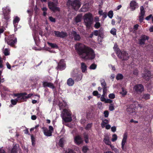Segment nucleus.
<instances>
[{"instance_id":"f257e3e1","label":"nucleus","mask_w":153,"mask_h":153,"mask_svg":"<svg viewBox=\"0 0 153 153\" xmlns=\"http://www.w3.org/2000/svg\"><path fill=\"white\" fill-rule=\"evenodd\" d=\"M75 49L81 58L86 60H92L95 57L93 49L90 47L81 43L76 44Z\"/></svg>"},{"instance_id":"f03ea898","label":"nucleus","mask_w":153,"mask_h":153,"mask_svg":"<svg viewBox=\"0 0 153 153\" xmlns=\"http://www.w3.org/2000/svg\"><path fill=\"white\" fill-rule=\"evenodd\" d=\"M81 4L79 0H68L66 2V5L68 7L76 11L78 10Z\"/></svg>"},{"instance_id":"7ed1b4c3","label":"nucleus","mask_w":153,"mask_h":153,"mask_svg":"<svg viewBox=\"0 0 153 153\" xmlns=\"http://www.w3.org/2000/svg\"><path fill=\"white\" fill-rule=\"evenodd\" d=\"M84 17V20L85 25L87 28L90 27L93 22L92 14L90 13L86 14Z\"/></svg>"},{"instance_id":"20e7f679","label":"nucleus","mask_w":153,"mask_h":153,"mask_svg":"<svg viewBox=\"0 0 153 153\" xmlns=\"http://www.w3.org/2000/svg\"><path fill=\"white\" fill-rule=\"evenodd\" d=\"M5 39L6 42L12 47L15 46L17 42V38L13 34L6 36Z\"/></svg>"},{"instance_id":"39448f33","label":"nucleus","mask_w":153,"mask_h":153,"mask_svg":"<svg viewBox=\"0 0 153 153\" xmlns=\"http://www.w3.org/2000/svg\"><path fill=\"white\" fill-rule=\"evenodd\" d=\"M58 4V1L56 0V2L49 1L48 2V5L49 9L54 12L56 11H59L60 8L59 7H57Z\"/></svg>"},{"instance_id":"423d86ee","label":"nucleus","mask_w":153,"mask_h":153,"mask_svg":"<svg viewBox=\"0 0 153 153\" xmlns=\"http://www.w3.org/2000/svg\"><path fill=\"white\" fill-rule=\"evenodd\" d=\"M134 91L137 94H140L144 91V88L143 85L141 84L136 85L133 88Z\"/></svg>"},{"instance_id":"0eeeda50","label":"nucleus","mask_w":153,"mask_h":153,"mask_svg":"<svg viewBox=\"0 0 153 153\" xmlns=\"http://www.w3.org/2000/svg\"><path fill=\"white\" fill-rule=\"evenodd\" d=\"M118 57L123 60H126L129 58V56L128 53L125 51H121L117 55Z\"/></svg>"},{"instance_id":"6e6552de","label":"nucleus","mask_w":153,"mask_h":153,"mask_svg":"<svg viewBox=\"0 0 153 153\" xmlns=\"http://www.w3.org/2000/svg\"><path fill=\"white\" fill-rule=\"evenodd\" d=\"M151 76L152 74L150 71L147 69H145L143 73L142 74V76L143 79L146 81H149Z\"/></svg>"},{"instance_id":"1a4fd4ad","label":"nucleus","mask_w":153,"mask_h":153,"mask_svg":"<svg viewBox=\"0 0 153 153\" xmlns=\"http://www.w3.org/2000/svg\"><path fill=\"white\" fill-rule=\"evenodd\" d=\"M128 136L127 133H125L123 136L121 143V148L123 150L126 151V149L127 140Z\"/></svg>"},{"instance_id":"9d476101","label":"nucleus","mask_w":153,"mask_h":153,"mask_svg":"<svg viewBox=\"0 0 153 153\" xmlns=\"http://www.w3.org/2000/svg\"><path fill=\"white\" fill-rule=\"evenodd\" d=\"M66 68V65L65 61L63 59H61L58 63L57 68L58 70L62 71L64 70Z\"/></svg>"},{"instance_id":"9b49d317","label":"nucleus","mask_w":153,"mask_h":153,"mask_svg":"<svg viewBox=\"0 0 153 153\" xmlns=\"http://www.w3.org/2000/svg\"><path fill=\"white\" fill-rule=\"evenodd\" d=\"M53 32L55 34L54 36L57 37L64 38L67 36L68 35L67 33L63 31L60 32L59 31L54 30Z\"/></svg>"},{"instance_id":"f8f14e48","label":"nucleus","mask_w":153,"mask_h":153,"mask_svg":"<svg viewBox=\"0 0 153 153\" xmlns=\"http://www.w3.org/2000/svg\"><path fill=\"white\" fill-rule=\"evenodd\" d=\"M149 37L145 35L141 36L140 38L138 40L139 44L140 45H144L146 40L149 39Z\"/></svg>"},{"instance_id":"ddd939ff","label":"nucleus","mask_w":153,"mask_h":153,"mask_svg":"<svg viewBox=\"0 0 153 153\" xmlns=\"http://www.w3.org/2000/svg\"><path fill=\"white\" fill-rule=\"evenodd\" d=\"M42 85L44 88L49 87L52 89L55 88V87L53 84L52 83L47 81H44L42 82Z\"/></svg>"},{"instance_id":"4468645a","label":"nucleus","mask_w":153,"mask_h":153,"mask_svg":"<svg viewBox=\"0 0 153 153\" xmlns=\"http://www.w3.org/2000/svg\"><path fill=\"white\" fill-rule=\"evenodd\" d=\"M130 6L132 11L135 10L136 8L138 7V3L135 1H131L130 3Z\"/></svg>"},{"instance_id":"2eb2a0df","label":"nucleus","mask_w":153,"mask_h":153,"mask_svg":"<svg viewBox=\"0 0 153 153\" xmlns=\"http://www.w3.org/2000/svg\"><path fill=\"white\" fill-rule=\"evenodd\" d=\"M101 85L102 87L103 91H107V87L105 82L103 79H101L100 80Z\"/></svg>"},{"instance_id":"dca6fc26","label":"nucleus","mask_w":153,"mask_h":153,"mask_svg":"<svg viewBox=\"0 0 153 153\" xmlns=\"http://www.w3.org/2000/svg\"><path fill=\"white\" fill-rule=\"evenodd\" d=\"M74 142L77 145H79L82 143L83 141L81 137L79 135L76 136L74 138Z\"/></svg>"},{"instance_id":"f3484780","label":"nucleus","mask_w":153,"mask_h":153,"mask_svg":"<svg viewBox=\"0 0 153 153\" xmlns=\"http://www.w3.org/2000/svg\"><path fill=\"white\" fill-rule=\"evenodd\" d=\"M19 148V145L16 144L13 147L12 149L10 150V153H17L19 150L18 149Z\"/></svg>"},{"instance_id":"a211bd4d","label":"nucleus","mask_w":153,"mask_h":153,"mask_svg":"<svg viewBox=\"0 0 153 153\" xmlns=\"http://www.w3.org/2000/svg\"><path fill=\"white\" fill-rule=\"evenodd\" d=\"M42 128L43 130L44 134L45 136L47 137H50L52 136V132L49 131L47 128L43 127Z\"/></svg>"},{"instance_id":"6ab92c4d","label":"nucleus","mask_w":153,"mask_h":153,"mask_svg":"<svg viewBox=\"0 0 153 153\" xmlns=\"http://www.w3.org/2000/svg\"><path fill=\"white\" fill-rule=\"evenodd\" d=\"M2 10L3 13H10L11 9L8 6L3 7Z\"/></svg>"},{"instance_id":"aec40b11","label":"nucleus","mask_w":153,"mask_h":153,"mask_svg":"<svg viewBox=\"0 0 153 153\" xmlns=\"http://www.w3.org/2000/svg\"><path fill=\"white\" fill-rule=\"evenodd\" d=\"M72 34L74 37V39L75 41H79L81 39V37L80 36L77 34V33L75 31H73L72 32Z\"/></svg>"},{"instance_id":"412c9836","label":"nucleus","mask_w":153,"mask_h":153,"mask_svg":"<svg viewBox=\"0 0 153 153\" xmlns=\"http://www.w3.org/2000/svg\"><path fill=\"white\" fill-rule=\"evenodd\" d=\"M20 20V18L18 16H15L13 20V24L14 27H17L18 23Z\"/></svg>"},{"instance_id":"4be33fe9","label":"nucleus","mask_w":153,"mask_h":153,"mask_svg":"<svg viewBox=\"0 0 153 153\" xmlns=\"http://www.w3.org/2000/svg\"><path fill=\"white\" fill-rule=\"evenodd\" d=\"M72 77L75 81H78L81 80V79L80 76L77 73L74 74L72 75Z\"/></svg>"},{"instance_id":"5701e85b","label":"nucleus","mask_w":153,"mask_h":153,"mask_svg":"<svg viewBox=\"0 0 153 153\" xmlns=\"http://www.w3.org/2000/svg\"><path fill=\"white\" fill-rule=\"evenodd\" d=\"M62 118L64 122L66 123L71 122L72 120L71 116L67 117L63 116Z\"/></svg>"},{"instance_id":"b1692460","label":"nucleus","mask_w":153,"mask_h":153,"mask_svg":"<svg viewBox=\"0 0 153 153\" xmlns=\"http://www.w3.org/2000/svg\"><path fill=\"white\" fill-rule=\"evenodd\" d=\"M81 69L83 73H85L87 70V66L85 63L82 62L81 63Z\"/></svg>"},{"instance_id":"393cba45","label":"nucleus","mask_w":153,"mask_h":153,"mask_svg":"<svg viewBox=\"0 0 153 153\" xmlns=\"http://www.w3.org/2000/svg\"><path fill=\"white\" fill-rule=\"evenodd\" d=\"M113 49L117 55L119 53V52L121 51L118 48V45L117 44H116L114 45V47H113Z\"/></svg>"},{"instance_id":"a878e982","label":"nucleus","mask_w":153,"mask_h":153,"mask_svg":"<svg viewBox=\"0 0 153 153\" xmlns=\"http://www.w3.org/2000/svg\"><path fill=\"white\" fill-rule=\"evenodd\" d=\"M67 84L69 86H72L74 84V81L72 78H69L67 80Z\"/></svg>"},{"instance_id":"bb28decb","label":"nucleus","mask_w":153,"mask_h":153,"mask_svg":"<svg viewBox=\"0 0 153 153\" xmlns=\"http://www.w3.org/2000/svg\"><path fill=\"white\" fill-rule=\"evenodd\" d=\"M59 146L62 148H63L64 146V140L63 138H61L58 143Z\"/></svg>"},{"instance_id":"cd10ccee","label":"nucleus","mask_w":153,"mask_h":153,"mask_svg":"<svg viewBox=\"0 0 153 153\" xmlns=\"http://www.w3.org/2000/svg\"><path fill=\"white\" fill-rule=\"evenodd\" d=\"M64 112L63 116H70L71 115V114L70 111H69L67 110L64 109L63 110Z\"/></svg>"},{"instance_id":"c85d7f7f","label":"nucleus","mask_w":153,"mask_h":153,"mask_svg":"<svg viewBox=\"0 0 153 153\" xmlns=\"http://www.w3.org/2000/svg\"><path fill=\"white\" fill-rule=\"evenodd\" d=\"M47 43L52 48L56 49H58L59 48L58 46L56 44L53 43L49 42H48Z\"/></svg>"},{"instance_id":"c756f323","label":"nucleus","mask_w":153,"mask_h":153,"mask_svg":"<svg viewBox=\"0 0 153 153\" xmlns=\"http://www.w3.org/2000/svg\"><path fill=\"white\" fill-rule=\"evenodd\" d=\"M106 94L107 91H103V94L101 95L100 98L101 101L105 102L106 99L105 98V96Z\"/></svg>"},{"instance_id":"7c9ffc66","label":"nucleus","mask_w":153,"mask_h":153,"mask_svg":"<svg viewBox=\"0 0 153 153\" xmlns=\"http://www.w3.org/2000/svg\"><path fill=\"white\" fill-rule=\"evenodd\" d=\"M109 123L107 119H105L103 120L101 124V126L102 128H104L105 127L106 124H108Z\"/></svg>"},{"instance_id":"2f4dec72","label":"nucleus","mask_w":153,"mask_h":153,"mask_svg":"<svg viewBox=\"0 0 153 153\" xmlns=\"http://www.w3.org/2000/svg\"><path fill=\"white\" fill-rule=\"evenodd\" d=\"M22 93H25L26 94L24 95H21L19 100H23L25 101H26L27 99V96H26L27 95V94L26 92H23Z\"/></svg>"},{"instance_id":"473e14b6","label":"nucleus","mask_w":153,"mask_h":153,"mask_svg":"<svg viewBox=\"0 0 153 153\" xmlns=\"http://www.w3.org/2000/svg\"><path fill=\"white\" fill-rule=\"evenodd\" d=\"M67 105V104L65 102H63V103H60L59 104V107L60 109H63Z\"/></svg>"},{"instance_id":"72a5a7b5","label":"nucleus","mask_w":153,"mask_h":153,"mask_svg":"<svg viewBox=\"0 0 153 153\" xmlns=\"http://www.w3.org/2000/svg\"><path fill=\"white\" fill-rule=\"evenodd\" d=\"M150 95L148 94H144L143 95L142 98L145 100H147L150 98Z\"/></svg>"},{"instance_id":"f704fd0d","label":"nucleus","mask_w":153,"mask_h":153,"mask_svg":"<svg viewBox=\"0 0 153 153\" xmlns=\"http://www.w3.org/2000/svg\"><path fill=\"white\" fill-rule=\"evenodd\" d=\"M145 10L143 6L140 7V15L144 16L145 14Z\"/></svg>"},{"instance_id":"c9c22d12","label":"nucleus","mask_w":153,"mask_h":153,"mask_svg":"<svg viewBox=\"0 0 153 153\" xmlns=\"http://www.w3.org/2000/svg\"><path fill=\"white\" fill-rule=\"evenodd\" d=\"M88 10V8L85 6L83 5L79 10L80 12H86Z\"/></svg>"},{"instance_id":"e433bc0d","label":"nucleus","mask_w":153,"mask_h":153,"mask_svg":"<svg viewBox=\"0 0 153 153\" xmlns=\"http://www.w3.org/2000/svg\"><path fill=\"white\" fill-rule=\"evenodd\" d=\"M104 143L110 146L111 145V142L109 141V140L108 138H105L103 140Z\"/></svg>"},{"instance_id":"4c0bfd02","label":"nucleus","mask_w":153,"mask_h":153,"mask_svg":"<svg viewBox=\"0 0 153 153\" xmlns=\"http://www.w3.org/2000/svg\"><path fill=\"white\" fill-rule=\"evenodd\" d=\"M116 78L117 80H121L123 78V76L122 74H119L116 76Z\"/></svg>"},{"instance_id":"58836bf2","label":"nucleus","mask_w":153,"mask_h":153,"mask_svg":"<svg viewBox=\"0 0 153 153\" xmlns=\"http://www.w3.org/2000/svg\"><path fill=\"white\" fill-rule=\"evenodd\" d=\"M25 94V93H20L15 94L14 95L15 96L17 97V98L16 99H18V100H19L20 99L21 95H24Z\"/></svg>"},{"instance_id":"ea45409f","label":"nucleus","mask_w":153,"mask_h":153,"mask_svg":"<svg viewBox=\"0 0 153 153\" xmlns=\"http://www.w3.org/2000/svg\"><path fill=\"white\" fill-rule=\"evenodd\" d=\"M31 140L32 145L33 146H34L35 144V139L32 134L31 135Z\"/></svg>"},{"instance_id":"a19ab883","label":"nucleus","mask_w":153,"mask_h":153,"mask_svg":"<svg viewBox=\"0 0 153 153\" xmlns=\"http://www.w3.org/2000/svg\"><path fill=\"white\" fill-rule=\"evenodd\" d=\"M4 18L6 20H8L10 18V14H7V13H3Z\"/></svg>"},{"instance_id":"79ce46f5","label":"nucleus","mask_w":153,"mask_h":153,"mask_svg":"<svg viewBox=\"0 0 153 153\" xmlns=\"http://www.w3.org/2000/svg\"><path fill=\"white\" fill-rule=\"evenodd\" d=\"M110 32V33L113 35H116V30L114 28H112Z\"/></svg>"},{"instance_id":"37998d69","label":"nucleus","mask_w":153,"mask_h":153,"mask_svg":"<svg viewBox=\"0 0 153 153\" xmlns=\"http://www.w3.org/2000/svg\"><path fill=\"white\" fill-rule=\"evenodd\" d=\"M81 17L77 15L75 18V21L76 23H78L80 22L81 21Z\"/></svg>"},{"instance_id":"c03bdc74","label":"nucleus","mask_w":153,"mask_h":153,"mask_svg":"<svg viewBox=\"0 0 153 153\" xmlns=\"http://www.w3.org/2000/svg\"><path fill=\"white\" fill-rule=\"evenodd\" d=\"M97 65L95 63L92 64L90 66L89 68L90 69L94 70L96 69Z\"/></svg>"},{"instance_id":"a18cd8bd","label":"nucleus","mask_w":153,"mask_h":153,"mask_svg":"<svg viewBox=\"0 0 153 153\" xmlns=\"http://www.w3.org/2000/svg\"><path fill=\"white\" fill-rule=\"evenodd\" d=\"M64 153H76L74 151L70 149H68L67 150L65 151Z\"/></svg>"},{"instance_id":"49530a36","label":"nucleus","mask_w":153,"mask_h":153,"mask_svg":"<svg viewBox=\"0 0 153 153\" xmlns=\"http://www.w3.org/2000/svg\"><path fill=\"white\" fill-rule=\"evenodd\" d=\"M101 26L100 23L99 22H96L94 25V27L96 29H98Z\"/></svg>"},{"instance_id":"de8ad7c7","label":"nucleus","mask_w":153,"mask_h":153,"mask_svg":"<svg viewBox=\"0 0 153 153\" xmlns=\"http://www.w3.org/2000/svg\"><path fill=\"white\" fill-rule=\"evenodd\" d=\"M18 100V99H12L10 101L12 105H15L16 104Z\"/></svg>"},{"instance_id":"09e8293b","label":"nucleus","mask_w":153,"mask_h":153,"mask_svg":"<svg viewBox=\"0 0 153 153\" xmlns=\"http://www.w3.org/2000/svg\"><path fill=\"white\" fill-rule=\"evenodd\" d=\"M92 125V123H88L86 127L85 128V129L86 130H89L90 128H91Z\"/></svg>"},{"instance_id":"8fccbe9b","label":"nucleus","mask_w":153,"mask_h":153,"mask_svg":"<svg viewBox=\"0 0 153 153\" xmlns=\"http://www.w3.org/2000/svg\"><path fill=\"white\" fill-rule=\"evenodd\" d=\"M117 135L114 134L112 135V138L111 139V140L113 142H114L117 140Z\"/></svg>"},{"instance_id":"3c124183","label":"nucleus","mask_w":153,"mask_h":153,"mask_svg":"<svg viewBox=\"0 0 153 153\" xmlns=\"http://www.w3.org/2000/svg\"><path fill=\"white\" fill-rule=\"evenodd\" d=\"M113 16V13L112 10L109 11L108 13V16L110 18H112Z\"/></svg>"},{"instance_id":"603ef678","label":"nucleus","mask_w":153,"mask_h":153,"mask_svg":"<svg viewBox=\"0 0 153 153\" xmlns=\"http://www.w3.org/2000/svg\"><path fill=\"white\" fill-rule=\"evenodd\" d=\"M98 31H99V36H100L101 35L103 34V29L102 27L100 28Z\"/></svg>"},{"instance_id":"864d4df0","label":"nucleus","mask_w":153,"mask_h":153,"mask_svg":"<svg viewBox=\"0 0 153 153\" xmlns=\"http://www.w3.org/2000/svg\"><path fill=\"white\" fill-rule=\"evenodd\" d=\"M4 55L6 56L9 55L10 52L7 48L5 49L4 51Z\"/></svg>"},{"instance_id":"5fc2aeb1","label":"nucleus","mask_w":153,"mask_h":153,"mask_svg":"<svg viewBox=\"0 0 153 153\" xmlns=\"http://www.w3.org/2000/svg\"><path fill=\"white\" fill-rule=\"evenodd\" d=\"M88 150V147L86 146H84L83 147L82 151L84 153H86L87 151Z\"/></svg>"},{"instance_id":"6e6d98bb","label":"nucleus","mask_w":153,"mask_h":153,"mask_svg":"<svg viewBox=\"0 0 153 153\" xmlns=\"http://www.w3.org/2000/svg\"><path fill=\"white\" fill-rule=\"evenodd\" d=\"M108 97L111 99H114L115 97V95L113 93H111L109 94L108 95Z\"/></svg>"},{"instance_id":"4d7b16f0","label":"nucleus","mask_w":153,"mask_h":153,"mask_svg":"<svg viewBox=\"0 0 153 153\" xmlns=\"http://www.w3.org/2000/svg\"><path fill=\"white\" fill-rule=\"evenodd\" d=\"M114 109V106L113 104H111V105L109 106V110L110 111H113Z\"/></svg>"},{"instance_id":"13d9d810","label":"nucleus","mask_w":153,"mask_h":153,"mask_svg":"<svg viewBox=\"0 0 153 153\" xmlns=\"http://www.w3.org/2000/svg\"><path fill=\"white\" fill-rule=\"evenodd\" d=\"M49 20L52 22H56V21L55 18L52 16L49 17Z\"/></svg>"},{"instance_id":"bf43d9fd","label":"nucleus","mask_w":153,"mask_h":153,"mask_svg":"<svg viewBox=\"0 0 153 153\" xmlns=\"http://www.w3.org/2000/svg\"><path fill=\"white\" fill-rule=\"evenodd\" d=\"M104 116L105 117H108L109 115V112L108 111H105L104 112Z\"/></svg>"},{"instance_id":"052dcab7","label":"nucleus","mask_w":153,"mask_h":153,"mask_svg":"<svg viewBox=\"0 0 153 153\" xmlns=\"http://www.w3.org/2000/svg\"><path fill=\"white\" fill-rule=\"evenodd\" d=\"M120 94L123 96H125L126 94V91H125L123 89L122 91L120 92Z\"/></svg>"},{"instance_id":"680f3d73","label":"nucleus","mask_w":153,"mask_h":153,"mask_svg":"<svg viewBox=\"0 0 153 153\" xmlns=\"http://www.w3.org/2000/svg\"><path fill=\"white\" fill-rule=\"evenodd\" d=\"M144 16L140 15L139 16V21L140 22H142L143 21Z\"/></svg>"},{"instance_id":"e2e57ef3","label":"nucleus","mask_w":153,"mask_h":153,"mask_svg":"<svg viewBox=\"0 0 153 153\" xmlns=\"http://www.w3.org/2000/svg\"><path fill=\"white\" fill-rule=\"evenodd\" d=\"M99 31L97 30H95L93 32V34L94 35L96 36H97L99 35Z\"/></svg>"},{"instance_id":"0e129e2a","label":"nucleus","mask_w":153,"mask_h":153,"mask_svg":"<svg viewBox=\"0 0 153 153\" xmlns=\"http://www.w3.org/2000/svg\"><path fill=\"white\" fill-rule=\"evenodd\" d=\"M48 130L49 131H50L52 133V132L53 131V128L52 126H49V130Z\"/></svg>"},{"instance_id":"69168bd1","label":"nucleus","mask_w":153,"mask_h":153,"mask_svg":"<svg viewBox=\"0 0 153 153\" xmlns=\"http://www.w3.org/2000/svg\"><path fill=\"white\" fill-rule=\"evenodd\" d=\"M91 113L90 112H88L86 114V117L87 118H90L91 117Z\"/></svg>"},{"instance_id":"338daca9","label":"nucleus","mask_w":153,"mask_h":153,"mask_svg":"<svg viewBox=\"0 0 153 153\" xmlns=\"http://www.w3.org/2000/svg\"><path fill=\"white\" fill-rule=\"evenodd\" d=\"M112 102V100L110 99H107L105 102V103H111Z\"/></svg>"},{"instance_id":"774afa93","label":"nucleus","mask_w":153,"mask_h":153,"mask_svg":"<svg viewBox=\"0 0 153 153\" xmlns=\"http://www.w3.org/2000/svg\"><path fill=\"white\" fill-rule=\"evenodd\" d=\"M117 23L120 24L122 20V18L121 17L117 16Z\"/></svg>"}]
</instances>
